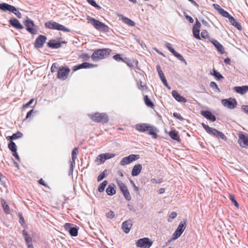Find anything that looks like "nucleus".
<instances>
[{"mask_svg":"<svg viewBox=\"0 0 248 248\" xmlns=\"http://www.w3.org/2000/svg\"><path fill=\"white\" fill-rule=\"evenodd\" d=\"M136 129L141 132H148V134L152 135L154 139L157 138V134L155 132V129L153 126H150L146 124H137L135 126Z\"/></svg>","mask_w":248,"mask_h":248,"instance_id":"f257e3e1","label":"nucleus"},{"mask_svg":"<svg viewBox=\"0 0 248 248\" xmlns=\"http://www.w3.org/2000/svg\"><path fill=\"white\" fill-rule=\"evenodd\" d=\"M87 19L95 29L104 32H108L109 31L108 27L99 20L90 16H88Z\"/></svg>","mask_w":248,"mask_h":248,"instance_id":"f03ea898","label":"nucleus"},{"mask_svg":"<svg viewBox=\"0 0 248 248\" xmlns=\"http://www.w3.org/2000/svg\"><path fill=\"white\" fill-rule=\"evenodd\" d=\"M110 50L108 48H102L95 50L91 56V58L94 62L104 59L109 54Z\"/></svg>","mask_w":248,"mask_h":248,"instance_id":"7ed1b4c3","label":"nucleus"},{"mask_svg":"<svg viewBox=\"0 0 248 248\" xmlns=\"http://www.w3.org/2000/svg\"><path fill=\"white\" fill-rule=\"evenodd\" d=\"M202 125L206 132L209 134L214 136L217 138H220L225 141L227 140V139L226 136L222 132L219 131L213 128L210 127L208 125L204 123L202 124Z\"/></svg>","mask_w":248,"mask_h":248,"instance_id":"20e7f679","label":"nucleus"},{"mask_svg":"<svg viewBox=\"0 0 248 248\" xmlns=\"http://www.w3.org/2000/svg\"><path fill=\"white\" fill-rule=\"evenodd\" d=\"M45 26L46 28L50 29L57 30L58 31H62L66 32L70 31V30L69 29H68L64 26L53 21H49L46 22Z\"/></svg>","mask_w":248,"mask_h":248,"instance_id":"39448f33","label":"nucleus"},{"mask_svg":"<svg viewBox=\"0 0 248 248\" xmlns=\"http://www.w3.org/2000/svg\"><path fill=\"white\" fill-rule=\"evenodd\" d=\"M23 22L28 31L32 34H35L37 33V28L34 24L32 20L27 17V19L24 21Z\"/></svg>","mask_w":248,"mask_h":248,"instance_id":"423d86ee","label":"nucleus"},{"mask_svg":"<svg viewBox=\"0 0 248 248\" xmlns=\"http://www.w3.org/2000/svg\"><path fill=\"white\" fill-rule=\"evenodd\" d=\"M91 118L94 122L97 123H106L108 121V116L104 113H95L92 115Z\"/></svg>","mask_w":248,"mask_h":248,"instance_id":"0eeeda50","label":"nucleus"},{"mask_svg":"<svg viewBox=\"0 0 248 248\" xmlns=\"http://www.w3.org/2000/svg\"><path fill=\"white\" fill-rule=\"evenodd\" d=\"M70 69L66 66H60L58 69L57 78L62 80H64L68 77Z\"/></svg>","mask_w":248,"mask_h":248,"instance_id":"6e6552de","label":"nucleus"},{"mask_svg":"<svg viewBox=\"0 0 248 248\" xmlns=\"http://www.w3.org/2000/svg\"><path fill=\"white\" fill-rule=\"evenodd\" d=\"M117 184L121 191L123 193L125 199L128 201H130L131 199V196L125 185L121 181L118 180H117Z\"/></svg>","mask_w":248,"mask_h":248,"instance_id":"1a4fd4ad","label":"nucleus"},{"mask_svg":"<svg viewBox=\"0 0 248 248\" xmlns=\"http://www.w3.org/2000/svg\"><path fill=\"white\" fill-rule=\"evenodd\" d=\"M221 103L225 107L231 109L235 108L237 105L236 100L231 97L221 100Z\"/></svg>","mask_w":248,"mask_h":248,"instance_id":"9d476101","label":"nucleus"},{"mask_svg":"<svg viewBox=\"0 0 248 248\" xmlns=\"http://www.w3.org/2000/svg\"><path fill=\"white\" fill-rule=\"evenodd\" d=\"M153 242L147 237L140 239L136 242L137 246L141 248H150Z\"/></svg>","mask_w":248,"mask_h":248,"instance_id":"9b49d317","label":"nucleus"},{"mask_svg":"<svg viewBox=\"0 0 248 248\" xmlns=\"http://www.w3.org/2000/svg\"><path fill=\"white\" fill-rule=\"evenodd\" d=\"M186 228L185 221H181L177 229L172 234V239L176 240L182 234Z\"/></svg>","mask_w":248,"mask_h":248,"instance_id":"f8f14e48","label":"nucleus"},{"mask_svg":"<svg viewBox=\"0 0 248 248\" xmlns=\"http://www.w3.org/2000/svg\"><path fill=\"white\" fill-rule=\"evenodd\" d=\"M139 158V155H130L128 156L123 158L120 164L121 166H124L128 165L134 161L137 160Z\"/></svg>","mask_w":248,"mask_h":248,"instance_id":"ddd939ff","label":"nucleus"},{"mask_svg":"<svg viewBox=\"0 0 248 248\" xmlns=\"http://www.w3.org/2000/svg\"><path fill=\"white\" fill-rule=\"evenodd\" d=\"M238 137V142L240 146L243 148L248 147V135L241 133L239 134Z\"/></svg>","mask_w":248,"mask_h":248,"instance_id":"4468645a","label":"nucleus"},{"mask_svg":"<svg viewBox=\"0 0 248 248\" xmlns=\"http://www.w3.org/2000/svg\"><path fill=\"white\" fill-rule=\"evenodd\" d=\"M46 37L43 35H40L36 39L34 46L37 48H41L43 47L44 43L46 40Z\"/></svg>","mask_w":248,"mask_h":248,"instance_id":"2eb2a0df","label":"nucleus"},{"mask_svg":"<svg viewBox=\"0 0 248 248\" xmlns=\"http://www.w3.org/2000/svg\"><path fill=\"white\" fill-rule=\"evenodd\" d=\"M133 225V220L132 219H129L125 221H124L122 225V228L124 232L126 233H128Z\"/></svg>","mask_w":248,"mask_h":248,"instance_id":"dca6fc26","label":"nucleus"},{"mask_svg":"<svg viewBox=\"0 0 248 248\" xmlns=\"http://www.w3.org/2000/svg\"><path fill=\"white\" fill-rule=\"evenodd\" d=\"M96 66H97V65L93 64L92 63H90L87 62H85L81 64L74 66L73 67V70L75 71H77L78 70L82 69V68H84V69L91 68H93V67H94Z\"/></svg>","mask_w":248,"mask_h":248,"instance_id":"f3484780","label":"nucleus"},{"mask_svg":"<svg viewBox=\"0 0 248 248\" xmlns=\"http://www.w3.org/2000/svg\"><path fill=\"white\" fill-rule=\"evenodd\" d=\"M64 228L66 231H68L72 236H76L78 235V229L76 227H71L69 223H66Z\"/></svg>","mask_w":248,"mask_h":248,"instance_id":"a211bd4d","label":"nucleus"},{"mask_svg":"<svg viewBox=\"0 0 248 248\" xmlns=\"http://www.w3.org/2000/svg\"><path fill=\"white\" fill-rule=\"evenodd\" d=\"M78 148H74L72 152V161L71 162V163L70 165V172H71V173H73L74 165L75 164V160L77 158V155H78Z\"/></svg>","mask_w":248,"mask_h":248,"instance_id":"6ab92c4d","label":"nucleus"},{"mask_svg":"<svg viewBox=\"0 0 248 248\" xmlns=\"http://www.w3.org/2000/svg\"><path fill=\"white\" fill-rule=\"evenodd\" d=\"M16 8L6 3H0V9L3 11H9L13 13Z\"/></svg>","mask_w":248,"mask_h":248,"instance_id":"aec40b11","label":"nucleus"},{"mask_svg":"<svg viewBox=\"0 0 248 248\" xmlns=\"http://www.w3.org/2000/svg\"><path fill=\"white\" fill-rule=\"evenodd\" d=\"M201 114L204 117L207 119L211 121L212 122H215L216 120V117L213 115L211 112L207 110H202L201 111Z\"/></svg>","mask_w":248,"mask_h":248,"instance_id":"412c9836","label":"nucleus"},{"mask_svg":"<svg viewBox=\"0 0 248 248\" xmlns=\"http://www.w3.org/2000/svg\"><path fill=\"white\" fill-rule=\"evenodd\" d=\"M10 25L16 29L22 30L23 26L20 23L19 21L16 18H12L9 20Z\"/></svg>","mask_w":248,"mask_h":248,"instance_id":"4be33fe9","label":"nucleus"},{"mask_svg":"<svg viewBox=\"0 0 248 248\" xmlns=\"http://www.w3.org/2000/svg\"><path fill=\"white\" fill-rule=\"evenodd\" d=\"M233 89L236 93L243 95L248 91V86H236Z\"/></svg>","mask_w":248,"mask_h":248,"instance_id":"5701e85b","label":"nucleus"},{"mask_svg":"<svg viewBox=\"0 0 248 248\" xmlns=\"http://www.w3.org/2000/svg\"><path fill=\"white\" fill-rule=\"evenodd\" d=\"M211 43L214 45V46L216 47L218 51L220 52L221 54H223L225 52L224 47L217 40H213L211 41Z\"/></svg>","mask_w":248,"mask_h":248,"instance_id":"b1692460","label":"nucleus"},{"mask_svg":"<svg viewBox=\"0 0 248 248\" xmlns=\"http://www.w3.org/2000/svg\"><path fill=\"white\" fill-rule=\"evenodd\" d=\"M172 95L177 101H178L179 102L186 103L187 101L185 97L181 96L175 90L172 91Z\"/></svg>","mask_w":248,"mask_h":248,"instance_id":"393cba45","label":"nucleus"},{"mask_svg":"<svg viewBox=\"0 0 248 248\" xmlns=\"http://www.w3.org/2000/svg\"><path fill=\"white\" fill-rule=\"evenodd\" d=\"M47 46L52 48H58L62 46V44L55 40H51L47 43Z\"/></svg>","mask_w":248,"mask_h":248,"instance_id":"a878e982","label":"nucleus"},{"mask_svg":"<svg viewBox=\"0 0 248 248\" xmlns=\"http://www.w3.org/2000/svg\"><path fill=\"white\" fill-rule=\"evenodd\" d=\"M142 170V166L140 164H137L134 166L131 174L133 176H136L138 175L141 172Z\"/></svg>","mask_w":248,"mask_h":248,"instance_id":"bb28decb","label":"nucleus"},{"mask_svg":"<svg viewBox=\"0 0 248 248\" xmlns=\"http://www.w3.org/2000/svg\"><path fill=\"white\" fill-rule=\"evenodd\" d=\"M115 186L113 184H110L108 186L106 189V192L108 195H113L115 194L116 191L115 190Z\"/></svg>","mask_w":248,"mask_h":248,"instance_id":"cd10ccee","label":"nucleus"},{"mask_svg":"<svg viewBox=\"0 0 248 248\" xmlns=\"http://www.w3.org/2000/svg\"><path fill=\"white\" fill-rule=\"evenodd\" d=\"M169 136L173 140L178 141H180L181 140L180 137L178 135V133L176 130H171L170 131L169 133Z\"/></svg>","mask_w":248,"mask_h":248,"instance_id":"c85d7f7f","label":"nucleus"},{"mask_svg":"<svg viewBox=\"0 0 248 248\" xmlns=\"http://www.w3.org/2000/svg\"><path fill=\"white\" fill-rule=\"evenodd\" d=\"M22 234L24 237L26 245L32 244V239L29 235L28 232L25 230H23L22 232Z\"/></svg>","mask_w":248,"mask_h":248,"instance_id":"c756f323","label":"nucleus"},{"mask_svg":"<svg viewBox=\"0 0 248 248\" xmlns=\"http://www.w3.org/2000/svg\"><path fill=\"white\" fill-rule=\"evenodd\" d=\"M229 20L232 25L236 28L238 30L241 31L242 27L241 25L232 16L230 18Z\"/></svg>","mask_w":248,"mask_h":248,"instance_id":"7c9ffc66","label":"nucleus"},{"mask_svg":"<svg viewBox=\"0 0 248 248\" xmlns=\"http://www.w3.org/2000/svg\"><path fill=\"white\" fill-rule=\"evenodd\" d=\"M121 16H122V19L124 23L131 27H133L135 26V23L133 21L126 17L123 16L122 15H121Z\"/></svg>","mask_w":248,"mask_h":248,"instance_id":"2f4dec72","label":"nucleus"},{"mask_svg":"<svg viewBox=\"0 0 248 248\" xmlns=\"http://www.w3.org/2000/svg\"><path fill=\"white\" fill-rule=\"evenodd\" d=\"M144 101L147 106L148 107L153 108L155 106L154 103L152 102L150 99L148 97L147 95H145L144 97Z\"/></svg>","mask_w":248,"mask_h":248,"instance_id":"473e14b6","label":"nucleus"},{"mask_svg":"<svg viewBox=\"0 0 248 248\" xmlns=\"http://www.w3.org/2000/svg\"><path fill=\"white\" fill-rule=\"evenodd\" d=\"M210 74L213 75L218 80L224 78L215 69H213L212 72L210 73Z\"/></svg>","mask_w":248,"mask_h":248,"instance_id":"72a5a7b5","label":"nucleus"},{"mask_svg":"<svg viewBox=\"0 0 248 248\" xmlns=\"http://www.w3.org/2000/svg\"><path fill=\"white\" fill-rule=\"evenodd\" d=\"M104 157L105 156H103V154L99 155L97 157V158L95 160V162H97L98 164H101L103 163L106 160V159H105V158H105Z\"/></svg>","mask_w":248,"mask_h":248,"instance_id":"f704fd0d","label":"nucleus"},{"mask_svg":"<svg viewBox=\"0 0 248 248\" xmlns=\"http://www.w3.org/2000/svg\"><path fill=\"white\" fill-rule=\"evenodd\" d=\"M107 184L108 181L106 180L103 181L102 183H101L98 187V191L100 192H102L103 191H104L105 188L107 185Z\"/></svg>","mask_w":248,"mask_h":248,"instance_id":"c9c22d12","label":"nucleus"},{"mask_svg":"<svg viewBox=\"0 0 248 248\" xmlns=\"http://www.w3.org/2000/svg\"><path fill=\"white\" fill-rule=\"evenodd\" d=\"M1 204H2L3 208V209L4 210L6 214H9L10 213L9 206H8V205L6 204L5 200H1Z\"/></svg>","mask_w":248,"mask_h":248,"instance_id":"e433bc0d","label":"nucleus"},{"mask_svg":"<svg viewBox=\"0 0 248 248\" xmlns=\"http://www.w3.org/2000/svg\"><path fill=\"white\" fill-rule=\"evenodd\" d=\"M8 148L12 152L16 151V143L13 141H10L8 144Z\"/></svg>","mask_w":248,"mask_h":248,"instance_id":"4c0bfd02","label":"nucleus"},{"mask_svg":"<svg viewBox=\"0 0 248 248\" xmlns=\"http://www.w3.org/2000/svg\"><path fill=\"white\" fill-rule=\"evenodd\" d=\"M175 57L178 58L180 61L183 62L185 63V64H187V62L186 60L183 58V57L179 53L177 52L176 51L173 54Z\"/></svg>","mask_w":248,"mask_h":248,"instance_id":"58836bf2","label":"nucleus"},{"mask_svg":"<svg viewBox=\"0 0 248 248\" xmlns=\"http://www.w3.org/2000/svg\"><path fill=\"white\" fill-rule=\"evenodd\" d=\"M222 16L228 18V19H230V18H231L232 17V16H231L228 12L223 9L221 12L219 13Z\"/></svg>","mask_w":248,"mask_h":248,"instance_id":"ea45409f","label":"nucleus"},{"mask_svg":"<svg viewBox=\"0 0 248 248\" xmlns=\"http://www.w3.org/2000/svg\"><path fill=\"white\" fill-rule=\"evenodd\" d=\"M193 36L197 39L200 40V30L193 29Z\"/></svg>","mask_w":248,"mask_h":248,"instance_id":"a19ab883","label":"nucleus"},{"mask_svg":"<svg viewBox=\"0 0 248 248\" xmlns=\"http://www.w3.org/2000/svg\"><path fill=\"white\" fill-rule=\"evenodd\" d=\"M87 1L93 6L97 8L98 9H100L101 7L98 5L94 0H87Z\"/></svg>","mask_w":248,"mask_h":248,"instance_id":"79ce46f5","label":"nucleus"},{"mask_svg":"<svg viewBox=\"0 0 248 248\" xmlns=\"http://www.w3.org/2000/svg\"><path fill=\"white\" fill-rule=\"evenodd\" d=\"M103 156H105L104 158H105V159H106V160L107 159L111 158L115 156V154L109 153L103 154Z\"/></svg>","mask_w":248,"mask_h":248,"instance_id":"37998d69","label":"nucleus"},{"mask_svg":"<svg viewBox=\"0 0 248 248\" xmlns=\"http://www.w3.org/2000/svg\"><path fill=\"white\" fill-rule=\"evenodd\" d=\"M210 87L213 89H215V92H219L220 89L218 88L217 84L215 82H211L210 84Z\"/></svg>","mask_w":248,"mask_h":248,"instance_id":"c03bdc74","label":"nucleus"},{"mask_svg":"<svg viewBox=\"0 0 248 248\" xmlns=\"http://www.w3.org/2000/svg\"><path fill=\"white\" fill-rule=\"evenodd\" d=\"M177 216V213L175 212H172L169 216L168 221L169 222H171L172 219H174Z\"/></svg>","mask_w":248,"mask_h":248,"instance_id":"a18cd8bd","label":"nucleus"},{"mask_svg":"<svg viewBox=\"0 0 248 248\" xmlns=\"http://www.w3.org/2000/svg\"><path fill=\"white\" fill-rule=\"evenodd\" d=\"M165 46L172 53V54L176 52V51L172 48L170 43H166Z\"/></svg>","mask_w":248,"mask_h":248,"instance_id":"49530a36","label":"nucleus"},{"mask_svg":"<svg viewBox=\"0 0 248 248\" xmlns=\"http://www.w3.org/2000/svg\"><path fill=\"white\" fill-rule=\"evenodd\" d=\"M229 199L236 207H238V203L235 200L234 197L232 195H230Z\"/></svg>","mask_w":248,"mask_h":248,"instance_id":"de8ad7c7","label":"nucleus"},{"mask_svg":"<svg viewBox=\"0 0 248 248\" xmlns=\"http://www.w3.org/2000/svg\"><path fill=\"white\" fill-rule=\"evenodd\" d=\"M113 58L117 61H123L124 62H126L125 60H124L123 58L121 57V55L120 54H116L113 56Z\"/></svg>","mask_w":248,"mask_h":248,"instance_id":"09e8293b","label":"nucleus"},{"mask_svg":"<svg viewBox=\"0 0 248 248\" xmlns=\"http://www.w3.org/2000/svg\"><path fill=\"white\" fill-rule=\"evenodd\" d=\"M79 58L83 61H88L90 59V56L87 53H83L79 56Z\"/></svg>","mask_w":248,"mask_h":248,"instance_id":"8fccbe9b","label":"nucleus"},{"mask_svg":"<svg viewBox=\"0 0 248 248\" xmlns=\"http://www.w3.org/2000/svg\"><path fill=\"white\" fill-rule=\"evenodd\" d=\"M22 136H23V134L21 132H17L16 133H15L13 135L12 138H13V139H14V140H16L19 138L22 137Z\"/></svg>","mask_w":248,"mask_h":248,"instance_id":"3c124183","label":"nucleus"},{"mask_svg":"<svg viewBox=\"0 0 248 248\" xmlns=\"http://www.w3.org/2000/svg\"><path fill=\"white\" fill-rule=\"evenodd\" d=\"M106 171V170H105L99 175V176L97 177V181L98 182H100L106 177V174H105Z\"/></svg>","mask_w":248,"mask_h":248,"instance_id":"603ef678","label":"nucleus"},{"mask_svg":"<svg viewBox=\"0 0 248 248\" xmlns=\"http://www.w3.org/2000/svg\"><path fill=\"white\" fill-rule=\"evenodd\" d=\"M201 26V23L196 19V22L193 27V29L200 30Z\"/></svg>","mask_w":248,"mask_h":248,"instance_id":"864d4df0","label":"nucleus"},{"mask_svg":"<svg viewBox=\"0 0 248 248\" xmlns=\"http://www.w3.org/2000/svg\"><path fill=\"white\" fill-rule=\"evenodd\" d=\"M173 116L175 118H177V119H179V120L180 121H183L185 120V119H184V118H183L181 116L180 114H179V113H177V112H174V113H173Z\"/></svg>","mask_w":248,"mask_h":248,"instance_id":"5fc2aeb1","label":"nucleus"},{"mask_svg":"<svg viewBox=\"0 0 248 248\" xmlns=\"http://www.w3.org/2000/svg\"><path fill=\"white\" fill-rule=\"evenodd\" d=\"M115 216V213L114 212L110 211L107 214V217L108 218L112 219Z\"/></svg>","mask_w":248,"mask_h":248,"instance_id":"6e6d98bb","label":"nucleus"},{"mask_svg":"<svg viewBox=\"0 0 248 248\" xmlns=\"http://www.w3.org/2000/svg\"><path fill=\"white\" fill-rule=\"evenodd\" d=\"M58 69V64L56 63H54L52 64V66L51 67V71L53 73L56 71V70Z\"/></svg>","mask_w":248,"mask_h":248,"instance_id":"4d7b16f0","label":"nucleus"},{"mask_svg":"<svg viewBox=\"0 0 248 248\" xmlns=\"http://www.w3.org/2000/svg\"><path fill=\"white\" fill-rule=\"evenodd\" d=\"M13 14H14L18 18H22V14L19 12V11L16 8L14 12H13Z\"/></svg>","mask_w":248,"mask_h":248,"instance_id":"13d9d810","label":"nucleus"},{"mask_svg":"<svg viewBox=\"0 0 248 248\" xmlns=\"http://www.w3.org/2000/svg\"><path fill=\"white\" fill-rule=\"evenodd\" d=\"M213 6L215 8V9L216 10H217L219 13H220L221 12V11L223 10V9L221 8L220 7V6L217 4H214Z\"/></svg>","mask_w":248,"mask_h":248,"instance_id":"bf43d9fd","label":"nucleus"},{"mask_svg":"<svg viewBox=\"0 0 248 248\" xmlns=\"http://www.w3.org/2000/svg\"><path fill=\"white\" fill-rule=\"evenodd\" d=\"M201 36L203 38H206L208 37V32L206 31H202L201 32Z\"/></svg>","mask_w":248,"mask_h":248,"instance_id":"052dcab7","label":"nucleus"},{"mask_svg":"<svg viewBox=\"0 0 248 248\" xmlns=\"http://www.w3.org/2000/svg\"><path fill=\"white\" fill-rule=\"evenodd\" d=\"M242 109L244 111L245 113L248 115V105H243L242 106Z\"/></svg>","mask_w":248,"mask_h":248,"instance_id":"680f3d73","label":"nucleus"},{"mask_svg":"<svg viewBox=\"0 0 248 248\" xmlns=\"http://www.w3.org/2000/svg\"><path fill=\"white\" fill-rule=\"evenodd\" d=\"M156 69L159 76H160L161 75L163 74V71H162L161 68L159 65H156Z\"/></svg>","mask_w":248,"mask_h":248,"instance_id":"e2e57ef3","label":"nucleus"},{"mask_svg":"<svg viewBox=\"0 0 248 248\" xmlns=\"http://www.w3.org/2000/svg\"><path fill=\"white\" fill-rule=\"evenodd\" d=\"M34 99H31L27 103L24 104L23 106V108H26L30 106L31 104L33 102Z\"/></svg>","mask_w":248,"mask_h":248,"instance_id":"0e129e2a","label":"nucleus"},{"mask_svg":"<svg viewBox=\"0 0 248 248\" xmlns=\"http://www.w3.org/2000/svg\"><path fill=\"white\" fill-rule=\"evenodd\" d=\"M161 81H162V82L164 83V84L165 85V86L166 87H168L169 89H170V87L169 86V85L167 82V81L166 78L161 79Z\"/></svg>","mask_w":248,"mask_h":248,"instance_id":"69168bd1","label":"nucleus"},{"mask_svg":"<svg viewBox=\"0 0 248 248\" xmlns=\"http://www.w3.org/2000/svg\"><path fill=\"white\" fill-rule=\"evenodd\" d=\"M33 112H34V110H33V109H31V110H30V111L27 113V115H26V119H28V118H29L31 116V115L32 113Z\"/></svg>","mask_w":248,"mask_h":248,"instance_id":"338daca9","label":"nucleus"},{"mask_svg":"<svg viewBox=\"0 0 248 248\" xmlns=\"http://www.w3.org/2000/svg\"><path fill=\"white\" fill-rule=\"evenodd\" d=\"M186 16V19H187L190 23H193L194 20L190 16L186 15V16Z\"/></svg>","mask_w":248,"mask_h":248,"instance_id":"774afa93","label":"nucleus"}]
</instances>
